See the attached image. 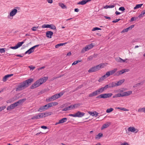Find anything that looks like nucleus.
Instances as JSON below:
<instances>
[{
  "label": "nucleus",
  "instance_id": "9d476101",
  "mask_svg": "<svg viewBox=\"0 0 145 145\" xmlns=\"http://www.w3.org/2000/svg\"><path fill=\"white\" fill-rule=\"evenodd\" d=\"M42 118L41 113H39L36 114L35 115L33 116L31 118L32 120Z\"/></svg>",
  "mask_w": 145,
  "mask_h": 145
},
{
  "label": "nucleus",
  "instance_id": "79ce46f5",
  "mask_svg": "<svg viewBox=\"0 0 145 145\" xmlns=\"http://www.w3.org/2000/svg\"><path fill=\"white\" fill-rule=\"evenodd\" d=\"M82 105L81 103L76 104L73 105L74 108H77Z\"/></svg>",
  "mask_w": 145,
  "mask_h": 145
},
{
  "label": "nucleus",
  "instance_id": "72a5a7b5",
  "mask_svg": "<svg viewBox=\"0 0 145 145\" xmlns=\"http://www.w3.org/2000/svg\"><path fill=\"white\" fill-rule=\"evenodd\" d=\"M24 42H19L16 45V46L18 48L20 47L24 43Z\"/></svg>",
  "mask_w": 145,
  "mask_h": 145
},
{
  "label": "nucleus",
  "instance_id": "680f3d73",
  "mask_svg": "<svg viewBox=\"0 0 145 145\" xmlns=\"http://www.w3.org/2000/svg\"><path fill=\"white\" fill-rule=\"evenodd\" d=\"M112 5H108V8H114L116 5H114V3H112Z\"/></svg>",
  "mask_w": 145,
  "mask_h": 145
},
{
  "label": "nucleus",
  "instance_id": "58836bf2",
  "mask_svg": "<svg viewBox=\"0 0 145 145\" xmlns=\"http://www.w3.org/2000/svg\"><path fill=\"white\" fill-rule=\"evenodd\" d=\"M143 5V4H138L136 5V6L134 8V9H136L137 8H140Z\"/></svg>",
  "mask_w": 145,
  "mask_h": 145
},
{
  "label": "nucleus",
  "instance_id": "c756f323",
  "mask_svg": "<svg viewBox=\"0 0 145 145\" xmlns=\"http://www.w3.org/2000/svg\"><path fill=\"white\" fill-rule=\"evenodd\" d=\"M67 43L58 44L55 46L56 48H58L59 47L65 45Z\"/></svg>",
  "mask_w": 145,
  "mask_h": 145
},
{
  "label": "nucleus",
  "instance_id": "9b49d317",
  "mask_svg": "<svg viewBox=\"0 0 145 145\" xmlns=\"http://www.w3.org/2000/svg\"><path fill=\"white\" fill-rule=\"evenodd\" d=\"M91 0H83L77 3V5H84L87 3L91 1Z\"/></svg>",
  "mask_w": 145,
  "mask_h": 145
},
{
  "label": "nucleus",
  "instance_id": "bf43d9fd",
  "mask_svg": "<svg viewBox=\"0 0 145 145\" xmlns=\"http://www.w3.org/2000/svg\"><path fill=\"white\" fill-rule=\"evenodd\" d=\"M6 108L5 106H2L0 107V112L2 111L5 109Z\"/></svg>",
  "mask_w": 145,
  "mask_h": 145
},
{
  "label": "nucleus",
  "instance_id": "338daca9",
  "mask_svg": "<svg viewBox=\"0 0 145 145\" xmlns=\"http://www.w3.org/2000/svg\"><path fill=\"white\" fill-rule=\"evenodd\" d=\"M29 68L31 70H32L34 69L35 68V67L33 66L32 65H30L29 66Z\"/></svg>",
  "mask_w": 145,
  "mask_h": 145
},
{
  "label": "nucleus",
  "instance_id": "c85d7f7f",
  "mask_svg": "<svg viewBox=\"0 0 145 145\" xmlns=\"http://www.w3.org/2000/svg\"><path fill=\"white\" fill-rule=\"evenodd\" d=\"M118 86L117 83H116L114 82H112L111 84V86H109V88H113L115 87Z\"/></svg>",
  "mask_w": 145,
  "mask_h": 145
},
{
  "label": "nucleus",
  "instance_id": "393cba45",
  "mask_svg": "<svg viewBox=\"0 0 145 145\" xmlns=\"http://www.w3.org/2000/svg\"><path fill=\"white\" fill-rule=\"evenodd\" d=\"M95 45V44L91 43L87 45L86 46L89 50L93 48Z\"/></svg>",
  "mask_w": 145,
  "mask_h": 145
},
{
  "label": "nucleus",
  "instance_id": "864d4df0",
  "mask_svg": "<svg viewBox=\"0 0 145 145\" xmlns=\"http://www.w3.org/2000/svg\"><path fill=\"white\" fill-rule=\"evenodd\" d=\"M116 95H117V97H123V93H118V94H116Z\"/></svg>",
  "mask_w": 145,
  "mask_h": 145
},
{
  "label": "nucleus",
  "instance_id": "423d86ee",
  "mask_svg": "<svg viewBox=\"0 0 145 145\" xmlns=\"http://www.w3.org/2000/svg\"><path fill=\"white\" fill-rule=\"evenodd\" d=\"M129 70L128 69H125L121 70V71H118L116 74H114V76H118L121 75L126 72H129Z\"/></svg>",
  "mask_w": 145,
  "mask_h": 145
},
{
  "label": "nucleus",
  "instance_id": "a19ab883",
  "mask_svg": "<svg viewBox=\"0 0 145 145\" xmlns=\"http://www.w3.org/2000/svg\"><path fill=\"white\" fill-rule=\"evenodd\" d=\"M113 109L112 108H108L106 110V112L108 113H110L113 110Z\"/></svg>",
  "mask_w": 145,
  "mask_h": 145
},
{
  "label": "nucleus",
  "instance_id": "1a4fd4ad",
  "mask_svg": "<svg viewBox=\"0 0 145 145\" xmlns=\"http://www.w3.org/2000/svg\"><path fill=\"white\" fill-rule=\"evenodd\" d=\"M99 70V69L97 67V66H94L91 68L88 71V72H95Z\"/></svg>",
  "mask_w": 145,
  "mask_h": 145
},
{
  "label": "nucleus",
  "instance_id": "f8f14e48",
  "mask_svg": "<svg viewBox=\"0 0 145 145\" xmlns=\"http://www.w3.org/2000/svg\"><path fill=\"white\" fill-rule=\"evenodd\" d=\"M53 35V33L51 31H48L46 33V36L49 38H51Z\"/></svg>",
  "mask_w": 145,
  "mask_h": 145
},
{
  "label": "nucleus",
  "instance_id": "c03bdc74",
  "mask_svg": "<svg viewBox=\"0 0 145 145\" xmlns=\"http://www.w3.org/2000/svg\"><path fill=\"white\" fill-rule=\"evenodd\" d=\"M50 25L49 24H43V25H42V27L43 28H49V27H50Z\"/></svg>",
  "mask_w": 145,
  "mask_h": 145
},
{
  "label": "nucleus",
  "instance_id": "cd10ccee",
  "mask_svg": "<svg viewBox=\"0 0 145 145\" xmlns=\"http://www.w3.org/2000/svg\"><path fill=\"white\" fill-rule=\"evenodd\" d=\"M59 5L63 9L67 8V7L66 5H65L63 3H59Z\"/></svg>",
  "mask_w": 145,
  "mask_h": 145
},
{
  "label": "nucleus",
  "instance_id": "774afa93",
  "mask_svg": "<svg viewBox=\"0 0 145 145\" xmlns=\"http://www.w3.org/2000/svg\"><path fill=\"white\" fill-rule=\"evenodd\" d=\"M53 106H54L57 105H58V103L56 102H52Z\"/></svg>",
  "mask_w": 145,
  "mask_h": 145
},
{
  "label": "nucleus",
  "instance_id": "4d7b16f0",
  "mask_svg": "<svg viewBox=\"0 0 145 145\" xmlns=\"http://www.w3.org/2000/svg\"><path fill=\"white\" fill-rule=\"evenodd\" d=\"M80 62V61L78 60L75 61L72 64V65H75L76 64Z\"/></svg>",
  "mask_w": 145,
  "mask_h": 145
},
{
  "label": "nucleus",
  "instance_id": "5fc2aeb1",
  "mask_svg": "<svg viewBox=\"0 0 145 145\" xmlns=\"http://www.w3.org/2000/svg\"><path fill=\"white\" fill-rule=\"evenodd\" d=\"M101 30V28H99V27H95L93 28L92 29V31H95L96 30Z\"/></svg>",
  "mask_w": 145,
  "mask_h": 145
},
{
  "label": "nucleus",
  "instance_id": "dca6fc26",
  "mask_svg": "<svg viewBox=\"0 0 145 145\" xmlns=\"http://www.w3.org/2000/svg\"><path fill=\"white\" fill-rule=\"evenodd\" d=\"M99 95L97 92V90H95V91H93L91 93L89 94V96L90 97H93L94 96H96L97 95Z\"/></svg>",
  "mask_w": 145,
  "mask_h": 145
},
{
  "label": "nucleus",
  "instance_id": "4468645a",
  "mask_svg": "<svg viewBox=\"0 0 145 145\" xmlns=\"http://www.w3.org/2000/svg\"><path fill=\"white\" fill-rule=\"evenodd\" d=\"M52 114V112H46L44 113H41L42 117H45L51 115Z\"/></svg>",
  "mask_w": 145,
  "mask_h": 145
},
{
  "label": "nucleus",
  "instance_id": "b1692460",
  "mask_svg": "<svg viewBox=\"0 0 145 145\" xmlns=\"http://www.w3.org/2000/svg\"><path fill=\"white\" fill-rule=\"evenodd\" d=\"M67 120V118H64L59 121V123H62L66 122Z\"/></svg>",
  "mask_w": 145,
  "mask_h": 145
},
{
  "label": "nucleus",
  "instance_id": "2f4dec72",
  "mask_svg": "<svg viewBox=\"0 0 145 145\" xmlns=\"http://www.w3.org/2000/svg\"><path fill=\"white\" fill-rule=\"evenodd\" d=\"M15 100L16 99L14 98H13L7 100V103H10L15 101Z\"/></svg>",
  "mask_w": 145,
  "mask_h": 145
},
{
  "label": "nucleus",
  "instance_id": "f03ea898",
  "mask_svg": "<svg viewBox=\"0 0 145 145\" xmlns=\"http://www.w3.org/2000/svg\"><path fill=\"white\" fill-rule=\"evenodd\" d=\"M33 79L30 78L20 83L18 86L17 89L21 90L22 88H25L28 87L33 82Z\"/></svg>",
  "mask_w": 145,
  "mask_h": 145
},
{
  "label": "nucleus",
  "instance_id": "6ab92c4d",
  "mask_svg": "<svg viewBox=\"0 0 145 145\" xmlns=\"http://www.w3.org/2000/svg\"><path fill=\"white\" fill-rule=\"evenodd\" d=\"M106 65V64L103 63L99 64L97 66L99 69V70L103 68Z\"/></svg>",
  "mask_w": 145,
  "mask_h": 145
},
{
  "label": "nucleus",
  "instance_id": "e433bc0d",
  "mask_svg": "<svg viewBox=\"0 0 145 145\" xmlns=\"http://www.w3.org/2000/svg\"><path fill=\"white\" fill-rule=\"evenodd\" d=\"M46 108H44L43 106H41L39 109H38V112H42L44 111L45 110Z\"/></svg>",
  "mask_w": 145,
  "mask_h": 145
},
{
  "label": "nucleus",
  "instance_id": "de8ad7c7",
  "mask_svg": "<svg viewBox=\"0 0 145 145\" xmlns=\"http://www.w3.org/2000/svg\"><path fill=\"white\" fill-rule=\"evenodd\" d=\"M103 76L106 79L110 76V74L109 73V72L108 73L107 72L106 74L104 75Z\"/></svg>",
  "mask_w": 145,
  "mask_h": 145
},
{
  "label": "nucleus",
  "instance_id": "6e6552de",
  "mask_svg": "<svg viewBox=\"0 0 145 145\" xmlns=\"http://www.w3.org/2000/svg\"><path fill=\"white\" fill-rule=\"evenodd\" d=\"M20 8L18 7H14L10 12V16H14L17 12V9H19Z\"/></svg>",
  "mask_w": 145,
  "mask_h": 145
},
{
  "label": "nucleus",
  "instance_id": "0e129e2a",
  "mask_svg": "<svg viewBox=\"0 0 145 145\" xmlns=\"http://www.w3.org/2000/svg\"><path fill=\"white\" fill-rule=\"evenodd\" d=\"M47 105L48 106V108L51 107L53 106L52 103H48V104H47Z\"/></svg>",
  "mask_w": 145,
  "mask_h": 145
},
{
  "label": "nucleus",
  "instance_id": "473e14b6",
  "mask_svg": "<svg viewBox=\"0 0 145 145\" xmlns=\"http://www.w3.org/2000/svg\"><path fill=\"white\" fill-rule=\"evenodd\" d=\"M15 100L16 99L14 98H13L7 100V103H10L15 101Z\"/></svg>",
  "mask_w": 145,
  "mask_h": 145
},
{
  "label": "nucleus",
  "instance_id": "f704fd0d",
  "mask_svg": "<svg viewBox=\"0 0 145 145\" xmlns=\"http://www.w3.org/2000/svg\"><path fill=\"white\" fill-rule=\"evenodd\" d=\"M103 136V135L101 133H99L98 135H97L95 137L96 139H99L101 137H102Z\"/></svg>",
  "mask_w": 145,
  "mask_h": 145
},
{
  "label": "nucleus",
  "instance_id": "a18cd8bd",
  "mask_svg": "<svg viewBox=\"0 0 145 145\" xmlns=\"http://www.w3.org/2000/svg\"><path fill=\"white\" fill-rule=\"evenodd\" d=\"M50 27H49V28L52 29H56V26L53 24H51L50 25Z\"/></svg>",
  "mask_w": 145,
  "mask_h": 145
},
{
  "label": "nucleus",
  "instance_id": "7ed1b4c3",
  "mask_svg": "<svg viewBox=\"0 0 145 145\" xmlns=\"http://www.w3.org/2000/svg\"><path fill=\"white\" fill-rule=\"evenodd\" d=\"M26 99H23L19 100L17 102H16L11 104L10 106H8L7 108V110H9L14 109L15 107L21 104Z\"/></svg>",
  "mask_w": 145,
  "mask_h": 145
},
{
  "label": "nucleus",
  "instance_id": "7c9ffc66",
  "mask_svg": "<svg viewBox=\"0 0 145 145\" xmlns=\"http://www.w3.org/2000/svg\"><path fill=\"white\" fill-rule=\"evenodd\" d=\"M99 94L103 93L104 91L102 87L96 90Z\"/></svg>",
  "mask_w": 145,
  "mask_h": 145
},
{
  "label": "nucleus",
  "instance_id": "0eeeda50",
  "mask_svg": "<svg viewBox=\"0 0 145 145\" xmlns=\"http://www.w3.org/2000/svg\"><path fill=\"white\" fill-rule=\"evenodd\" d=\"M127 130L129 132L137 133L138 131V129L135 128L134 127L131 126L127 129Z\"/></svg>",
  "mask_w": 145,
  "mask_h": 145
},
{
  "label": "nucleus",
  "instance_id": "aec40b11",
  "mask_svg": "<svg viewBox=\"0 0 145 145\" xmlns=\"http://www.w3.org/2000/svg\"><path fill=\"white\" fill-rule=\"evenodd\" d=\"M117 68H115L113 70L107 72H109L110 75H112L114 74L117 71Z\"/></svg>",
  "mask_w": 145,
  "mask_h": 145
},
{
  "label": "nucleus",
  "instance_id": "8fccbe9b",
  "mask_svg": "<svg viewBox=\"0 0 145 145\" xmlns=\"http://www.w3.org/2000/svg\"><path fill=\"white\" fill-rule=\"evenodd\" d=\"M95 111L93 112H91L89 111L88 112V113L90 114V115H91L92 116H94L95 115Z\"/></svg>",
  "mask_w": 145,
  "mask_h": 145
},
{
  "label": "nucleus",
  "instance_id": "f3484780",
  "mask_svg": "<svg viewBox=\"0 0 145 145\" xmlns=\"http://www.w3.org/2000/svg\"><path fill=\"white\" fill-rule=\"evenodd\" d=\"M111 123L110 122H107L103 124L101 128V129L108 127L110 125Z\"/></svg>",
  "mask_w": 145,
  "mask_h": 145
},
{
  "label": "nucleus",
  "instance_id": "37998d69",
  "mask_svg": "<svg viewBox=\"0 0 145 145\" xmlns=\"http://www.w3.org/2000/svg\"><path fill=\"white\" fill-rule=\"evenodd\" d=\"M130 30L129 27L126 29H124L121 32V33L127 32L129 30Z\"/></svg>",
  "mask_w": 145,
  "mask_h": 145
},
{
  "label": "nucleus",
  "instance_id": "2eb2a0df",
  "mask_svg": "<svg viewBox=\"0 0 145 145\" xmlns=\"http://www.w3.org/2000/svg\"><path fill=\"white\" fill-rule=\"evenodd\" d=\"M132 91H127L124 92L123 93V97L127 96H129L132 94Z\"/></svg>",
  "mask_w": 145,
  "mask_h": 145
},
{
  "label": "nucleus",
  "instance_id": "ddd939ff",
  "mask_svg": "<svg viewBox=\"0 0 145 145\" xmlns=\"http://www.w3.org/2000/svg\"><path fill=\"white\" fill-rule=\"evenodd\" d=\"M76 117H78L79 118L82 117L85 114V113L83 112H82L80 111H78L76 113Z\"/></svg>",
  "mask_w": 145,
  "mask_h": 145
},
{
  "label": "nucleus",
  "instance_id": "6e6d98bb",
  "mask_svg": "<svg viewBox=\"0 0 145 145\" xmlns=\"http://www.w3.org/2000/svg\"><path fill=\"white\" fill-rule=\"evenodd\" d=\"M5 48H0V53H4L5 52Z\"/></svg>",
  "mask_w": 145,
  "mask_h": 145
},
{
  "label": "nucleus",
  "instance_id": "603ef678",
  "mask_svg": "<svg viewBox=\"0 0 145 145\" xmlns=\"http://www.w3.org/2000/svg\"><path fill=\"white\" fill-rule=\"evenodd\" d=\"M137 17H133L131 18V20H130V22H132L134 20H135L137 19Z\"/></svg>",
  "mask_w": 145,
  "mask_h": 145
},
{
  "label": "nucleus",
  "instance_id": "bb28decb",
  "mask_svg": "<svg viewBox=\"0 0 145 145\" xmlns=\"http://www.w3.org/2000/svg\"><path fill=\"white\" fill-rule=\"evenodd\" d=\"M89 50L88 48L86 46L85 47L83 48L82 50L81 53L82 54L84 53L86 51Z\"/></svg>",
  "mask_w": 145,
  "mask_h": 145
},
{
  "label": "nucleus",
  "instance_id": "f257e3e1",
  "mask_svg": "<svg viewBox=\"0 0 145 145\" xmlns=\"http://www.w3.org/2000/svg\"><path fill=\"white\" fill-rule=\"evenodd\" d=\"M48 77H44L40 78L37 80L34 84H33L30 87L31 89H33L39 86L44 82H45L48 79Z\"/></svg>",
  "mask_w": 145,
  "mask_h": 145
},
{
  "label": "nucleus",
  "instance_id": "c9c22d12",
  "mask_svg": "<svg viewBox=\"0 0 145 145\" xmlns=\"http://www.w3.org/2000/svg\"><path fill=\"white\" fill-rule=\"evenodd\" d=\"M116 109H120L121 110H123L124 111H129L128 109H127L126 108H124L118 107H116Z\"/></svg>",
  "mask_w": 145,
  "mask_h": 145
},
{
  "label": "nucleus",
  "instance_id": "69168bd1",
  "mask_svg": "<svg viewBox=\"0 0 145 145\" xmlns=\"http://www.w3.org/2000/svg\"><path fill=\"white\" fill-rule=\"evenodd\" d=\"M120 20H121V19H117L115 20H113L112 22L113 23H116V22H118Z\"/></svg>",
  "mask_w": 145,
  "mask_h": 145
},
{
  "label": "nucleus",
  "instance_id": "4be33fe9",
  "mask_svg": "<svg viewBox=\"0 0 145 145\" xmlns=\"http://www.w3.org/2000/svg\"><path fill=\"white\" fill-rule=\"evenodd\" d=\"M34 51V50H33V49L32 47H31L28 50L26 51L25 53V54H30L33 52Z\"/></svg>",
  "mask_w": 145,
  "mask_h": 145
},
{
  "label": "nucleus",
  "instance_id": "3c124183",
  "mask_svg": "<svg viewBox=\"0 0 145 145\" xmlns=\"http://www.w3.org/2000/svg\"><path fill=\"white\" fill-rule=\"evenodd\" d=\"M119 10L124 12V11L125 10V8L124 7H121L119 8Z\"/></svg>",
  "mask_w": 145,
  "mask_h": 145
},
{
  "label": "nucleus",
  "instance_id": "5701e85b",
  "mask_svg": "<svg viewBox=\"0 0 145 145\" xmlns=\"http://www.w3.org/2000/svg\"><path fill=\"white\" fill-rule=\"evenodd\" d=\"M125 81V80L123 79L118 81L117 82V84L118 86L121 85L122 84H123L124 82Z\"/></svg>",
  "mask_w": 145,
  "mask_h": 145
},
{
  "label": "nucleus",
  "instance_id": "052dcab7",
  "mask_svg": "<svg viewBox=\"0 0 145 145\" xmlns=\"http://www.w3.org/2000/svg\"><path fill=\"white\" fill-rule=\"evenodd\" d=\"M120 145H129V144L127 142H124L121 143Z\"/></svg>",
  "mask_w": 145,
  "mask_h": 145
},
{
  "label": "nucleus",
  "instance_id": "49530a36",
  "mask_svg": "<svg viewBox=\"0 0 145 145\" xmlns=\"http://www.w3.org/2000/svg\"><path fill=\"white\" fill-rule=\"evenodd\" d=\"M105 78L103 76H102L98 80V81L99 82H102L103 80Z\"/></svg>",
  "mask_w": 145,
  "mask_h": 145
},
{
  "label": "nucleus",
  "instance_id": "4c0bfd02",
  "mask_svg": "<svg viewBox=\"0 0 145 145\" xmlns=\"http://www.w3.org/2000/svg\"><path fill=\"white\" fill-rule=\"evenodd\" d=\"M144 82H141L139 83H138L137 84H136L133 87L134 88L136 87L137 86H139V85H142L143 84Z\"/></svg>",
  "mask_w": 145,
  "mask_h": 145
},
{
  "label": "nucleus",
  "instance_id": "ea45409f",
  "mask_svg": "<svg viewBox=\"0 0 145 145\" xmlns=\"http://www.w3.org/2000/svg\"><path fill=\"white\" fill-rule=\"evenodd\" d=\"M9 75H8V74L5 75L3 78V81L4 82L6 81L7 78L9 77Z\"/></svg>",
  "mask_w": 145,
  "mask_h": 145
},
{
  "label": "nucleus",
  "instance_id": "a878e982",
  "mask_svg": "<svg viewBox=\"0 0 145 145\" xmlns=\"http://www.w3.org/2000/svg\"><path fill=\"white\" fill-rule=\"evenodd\" d=\"M138 111L139 112L145 113V107L140 108L138 109Z\"/></svg>",
  "mask_w": 145,
  "mask_h": 145
},
{
  "label": "nucleus",
  "instance_id": "09e8293b",
  "mask_svg": "<svg viewBox=\"0 0 145 145\" xmlns=\"http://www.w3.org/2000/svg\"><path fill=\"white\" fill-rule=\"evenodd\" d=\"M145 14V12H144V11L143 10L141 12V14H140L138 16V17L139 18H141V17H142L143 16L144 14Z\"/></svg>",
  "mask_w": 145,
  "mask_h": 145
},
{
  "label": "nucleus",
  "instance_id": "a211bd4d",
  "mask_svg": "<svg viewBox=\"0 0 145 145\" xmlns=\"http://www.w3.org/2000/svg\"><path fill=\"white\" fill-rule=\"evenodd\" d=\"M74 108L73 106V105H70V106L67 107L65 108H64L63 109V111H67L69 110H71L73 108Z\"/></svg>",
  "mask_w": 145,
  "mask_h": 145
},
{
  "label": "nucleus",
  "instance_id": "e2e57ef3",
  "mask_svg": "<svg viewBox=\"0 0 145 145\" xmlns=\"http://www.w3.org/2000/svg\"><path fill=\"white\" fill-rule=\"evenodd\" d=\"M119 60L118 61H119L122 62H125V61L126 60V59L125 60H123L122 59H121V58L119 57Z\"/></svg>",
  "mask_w": 145,
  "mask_h": 145
},
{
  "label": "nucleus",
  "instance_id": "20e7f679",
  "mask_svg": "<svg viewBox=\"0 0 145 145\" xmlns=\"http://www.w3.org/2000/svg\"><path fill=\"white\" fill-rule=\"evenodd\" d=\"M63 93H62L55 94L50 97H49L46 99V101L47 102H49L51 101H53L56 99L60 97L63 95Z\"/></svg>",
  "mask_w": 145,
  "mask_h": 145
},
{
  "label": "nucleus",
  "instance_id": "39448f33",
  "mask_svg": "<svg viewBox=\"0 0 145 145\" xmlns=\"http://www.w3.org/2000/svg\"><path fill=\"white\" fill-rule=\"evenodd\" d=\"M112 95V94L111 93H104L98 96L96 98H97L105 99L107 98H109L111 97Z\"/></svg>",
  "mask_w": 145,
  "mask_h": 145
},
{
  "label": "nucleus",
  "instance_id": "13d9d810",
  "mask_svg": "<svg viewBox=\"0 0 145 145\" xmlns=\"http://www.w3.org/2000/svg\"><path fill=\"white\" fill-rule=\"evenodd\" d=\"M108 87H109L108 85H105L104 87H102V88L103 89L104 91L106 90Z\"/></svg>",
  "mask_w": 145,
  "mask_h": 145
},
{
  "label": "nucleus",
  "instance_id": "412c9836",
  "mask_svg": "<svg viewBox=\"0 0 145 145\" xmlns=\"http://www.w3.org/2000/svg\"><path fill=\"white\" fill-rule=\"evenodd\" d=\"M97 57V55H92L87 59L88 61L92 60Z\"/></svg>",
  "mask_w": 145,
  "mask_h": 145
}]
</instances>
